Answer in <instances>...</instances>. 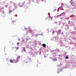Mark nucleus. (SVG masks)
Instances as JSON below:
<instances>
[{"mask_svg": "<svg viewBox=\"0 0 76 76\" xmlns=\"http://www.w3.org/2000/svg\"><path fill=\"white\" fill-rule=\"evenodd\" d=\"M25 29H26V28H25Z\"/></svg>", "mask_w": 76, "mask_h": 76, "instance_id": "20", "label": "nucleus"}, {"mask_svg": "<svg viewBox=\"0 0 76 76\" xmlns=\"http://www.w3.org/2000/svg\"><path fill=\"white\" fill-rule=\"evenodd\" d=\"M65 15V14L64 13V12H63L59 15V16H64Z\"/></svg>", "mask_w": 76, "mask_h": 76, "instance_id": "3", "label": "nucleus"}, {"mask_svg": "<svg viewBox=\"0 0 76 76\" xmlns=\"http://www.w3.org/2000/svg\"><path fill=\"white\" fill-rule=\"evenodd\" d=\"M54 33H55V31H53L52 32V34H54Z\"/></svg>", "mask_w": 76, "mask_h": 76, "instance_id": "14", "label": "nucleus"}, {"mask_svg": "<svg viewBox=\"0 0 76 76\" xmlns=\"http://www.w3.org/2000/svg\"><path fill=\"white\" fill-rule=\"evenodd\" d=\"M66 59H68V58H69V57H68V56H66Z\"/></svg>", "mask_w": 76, "mask_h": 76, "instance_id": "15", "label": "nucleus"}, {"mask_svg": "<svg viewBox=\"0 0 76 76\" xmlns=\"http://www.w3.org/2000/svg\"><path fill=\"white\" fill-rule=\"evenodd\" d=\"M13 61L14 63H18V61H19L17 60V59H16L15 60V59H13Z\"/></svg>", "mask_w": 76, "mask_h": 76, "instance_id": "1", "label": "nucleus"}, {"mask_svg": "<svg viewBox=\"0 0 76 76\" xmlns=\"http://www.w3.org/2000/svg\"><path fill=\"white\" fill-rule=\"evenodd\" d=\"M29 31L30 33H32V30L30 29L29 30Z\"/></svg>", "mask_w": 76, "mask_h": 76, "instance_id": "8", "label": "nucleus"}, {"mask_svg": "<svg viewBox=\"0 0 76 76\" xmlns=\"http://www.w3.org/2000/svg\"><path fill=\"white\" fill-rule=\"evenodd\" d=\"M10 63H14V61L13 60V59H11L10 60Z\"/></svg>", "mask_w": 76, "mask_h": 76, "instance_id": "4", "label": "nucleus"}, {"mask_svg": "<svg viewBox=\"0 0 76 76\" xmlns=\"http://www.w3.org/2000/svg\"><path fill=\"white\" fill-rule=\"evenodd\" d=\"M47 54L45 55L44 56V58H46V57H47Z\"/></svg>", "mask_w": 76, "mask_h": 76, "instance_id": "10", "label": "nucleus"}, {"mask_svg": "<svg viewBox=\"0 0 76 76\" xmlns=\"http://www.w3.org/2000/svg\"><path fill=\"white\" fill-rule=\"evenodd\" d=\"M12 22H14V21H13Z\"/></svg>", "mask_w": 76, "mask_h": 76, "instance_id": "21", "label": "nucleus"}, {"mask_svg": "<svg viewBox=\"0 0 76 76\" xmlns=\"http://www.w3.org/2000/svg\"><path fill=\"white\" fill-rule=\"evenodd\" d=\"M61 7H62V6L60 7H59L58 9H61Z\"/></svg>", "mask_w": 76, "mask_h": 76, "instance_id": "16", "label": "nucleus"}, {"mask_svg": "<svg viewBox=\"0 0 76 76\" xmlns=\"http://www.w3.org/2000/svg\"><path fill=\"white\" fill-rule=\"evenodd\" d=\"M24 48L23 51H24V52H26V50L25 49V48L24 47V48Z\"/></svg>", "mask_w": 76, "mask_h": 76, "instance_id": "11", "label": "nucleus"}, {"mask_svg": "<svg viewBox=\"0 0 76 76\" xmlns=\"http://www.w3.org/2000/svg\"><path fill=\"white\" fill-rule=\"evenodd\" d=\"M61 34H63V32H62Z\"/></svg>", "mask_w": 76, "mask_h": 76, "instance_id": "19", "label": "nucleus"}, {"mask_svg": "<svg viewBox=\"0 0 76 76\" xmlns=\"http://www.w3.org/2000/svg\"><path fill=\"white\" fill-rule=\"evenodd\" d=\"M61 19H62V18H61Z\"/></svg>", "mask_w": 76, "mask_h": 76, "instance_id": "24", "label": "nucleus"}, {"mask_svg": "<svg viewBox=\"0 0 76 76\" xmlns=\"http://www.w3.org/2000/svg\"><path fill=\"white\" fill-rule=\"evenodd\" d=\"M28 60H26L24 61V62L25 63H28Z\"/></svg>", "mask_w": 76, "mask_h": 76, "instance_id": "6", "label": "nucleus"}, {"mask_svg": "<svg viewBox=\"0 0 76 76\" xmlns=\"http://www.w3.org/2000/svg\"><path fill=\"white\" fill-rule=\"evenodd\" d=\"M45 19H48V18H45Z\"/></svg>", "mask_w": 76, "mask_h": 76, "instance_id": "18", "label": "nucleus"}, {"mask_svg": "<svg viewBox=\"0 0 76 76\" xmlns=\"http://www.w3.org/2000/svg\"><path fill=\"white\" fill-rule=\"evenodd\" d=\"M35 31L37 32H40V31H41V30L39 29H37V30H36Z\"/></svg>", "mask_w": 76, "mask_h": 76, "instance_id": "7", "label": "nucleus"}, {"mask_svg": "<svg viewBox=\"0 0 76 76\" xmlns=\"http://www.w3.org/2000/svg\"><path fill=\"white\" fill-rule=\"evenodd\" d=\"M59 56H60V55H59Z\"/></svg>", "mask_w": 76, "mask_h": 76, "instance_id": "22", "label": "nucleus"}, {"mask_svg": "<svg viewBox=\"0 0 76 76\" xmlns=\"http://www.w3.org/2000/svg\"><path fill=\"white\" fill-rule=\"evenodd\" d=\"M17 45H19V42H17Z\"/></svg>", "mask_w": 76, "mask_h": 76, "instance_id": "17", "label": "nucleus"}, {"mask_svg": "<svg viewBox=\"0 0 76 76\" xmlns=\"http://www.w3.org/2000/svg\"><path fill=\"white\" fill-rule=\"evenodd\" d=\"M18 49H19V48H15L14 49V50L15 51H16L17 50H18Z\"/></svg>", "mask_w": 76, "mask_h": 76, "instance_id": "5", "label": "nucleus"}, {"mask_svg": "<svg viewBox=\"0 0 76 76\" xmlns=\"http://www.w3.org/2000/svg\"><path fill=\"white\" fill-rule=\"evenodd\" d=\"M29 39H30L29 38H26V39L27 41H28V40H29Z\"/></svg>", "mask_w": 76, "mask_h": 76, "instance_id": "13", "label": "nucleus"}, {"mask_svg": "<svg viewBox=\"0 0 76 76\" xmlns=\"http://www.w3.org/2000/svg\"><path fill=\"white\" fill-rule=\"evenodd\" d=\"M38 35H37V36L36 35V36L37 37L38 36Z\"/></svg>", "mask_w": 76, "mask_h": 76, "instance_id": "23", "label": "nucleus"}, {"mask_svg": "<svg viewBox=\"0 0 76 76\" xmlns=\"http://www.w3.org/2000/svg\"><path fill=\"white\" fill-rule=\"evenodd\" d=\"M12 12V10H9V12L10 13Z\"/></svg>", "mask_w": 76, "mask_h": 76, "instance_id": "12", "label": "nucleus"}, {"mask_svg": "<svg viewBox=\"0 0 76 76\" xmlns=\"http://www.w3.org/2000/svg\"><path fill=\"white\" fill-rule=\"evenodd\" d=\"M20 59V56H19L17 57L16 59L19 61Z\"/></svg>", "mask_w": 76, "mask_h": 76, "instance_id": "2", "label": "nucleus"}, {"mask_svg": "<svg viewBox=\"0 0 76 76\" xmlns=\"http://www.w3.org/2000/svg\"><path fill=\"white\" fill-rule=\"evenodd\" d=\"M42 46L43 47H46V45L45 44H43L42 45Z\"/></svg>", "mask_w": 76, "mask_h": 76, "instance_id": "9", "label": "nucleus"}]
</instances>
